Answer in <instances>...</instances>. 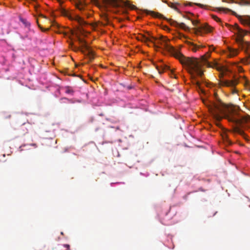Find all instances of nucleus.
Returning a JSON list of instances; mask_svg holds the SVG:
<instances>
[{
  "mask_svg": "<svg viewBox=\"0 0 250 250\" xmlns=\"http://www.w3.org/2000/svg\"><path fill=\"white\" fill-rule=\"evenodd\" d=\"M161 41L163 42L162 45L168 52H170L173 56L179 60L180 63L186 68L188 72L194 78L195 75L201 77L203 75L202 70V65H206L208 67L215 68L218 70H221V67L218 66L216 61L212 63L208 62V59L210 57V53L208 52L205 55L202 56L200 60L196 58H190L185 57L183 54L176 49L174 47L169 44L167 42L168 40L165 39L163 37L161 38Z\"/></svg>",
  "mask_w": 250,
  "mask_h": 250,
  "instance_id": "f257e3e1",
  "label": "nucleus"
},
{
  "mask_svg": "<svg viewBox=\"0 0 250 250\" xmlns=\"http://www.w3.org/2000/svg\"><path fill=\"white\" fill-rule=\"evenodd\" d=\"M208 107L217 126H220L219 122L223 118L226 119L233 124V131L235 133L242 135L243 131L238 126L250 122V115L242 116L233 109L229 110L228 112H226L225 109L227 106L220 100H217L215 102H210Z\"/></svg>",
  "mask_w": 250,
  "mask_h": 250,
  "instance_id": "f03ea898",
  "label": "nucleus"
},
{
  "mask_svg": "<svg viewBox=\"0 0 250 250\" xmlns=\"http://www.w3.org/2000/svg\"><path fill=\"white\" fill-rule=\"evenodd\" d=\"M226 25L230 28V30L237 34L236 41L239 46L245 51L246 55V63L247 64L250 63V42L245 41L243 39V37L247 34L248 32L240 28L237 24L233 26L226 24Z\"/></svg>",
  "mask_w": 250,
  "mask_h": 250,
  "instance_id": "7ed1b4c3",
  "label": "nucleus"
},
{
  "mask_svg": "<svg viewBox=\"0 0 250 250\" xmlns=\"http://www.w3.org/2000/svg\"><path fill=\"white\" fill-rule=\"evenodd\" d=\"M96 5L100 6L101 3L99 0H91ZM103 3L109 4L114 7H127L130 9H134L135 6L130 3L128 0H103Z\"/></svg>",
  "mask_w": 250,
  "mask_h": 250,
  "instance_id": "20e7f679",
  "label": "nucleus"
},
{
  "mask_svg": "<svg viewBox=\"0 0 250 250\" xmlns=\"http://www.w3.org/2000/svg\"><path fill=\"white\" fill-rule=\"evenodd\" d=\"M146 12L147 14H150L152 16L154 17H157L161 19H165L167 20L171 25H174L175 26L179 27L180 28H182L185 30H187L189 29L188 27L184 23H178L177 21H173L171 19H167L166 18H165L163 15H161V14H159L158 13H155L153 11H148L147 10H146Z\"/></svg>",
  "mask_w": 250,
  "mask_h": 250,
  "instance_id": "39448f33",
  "label": "nucleus"
},
{
  "mask_svg": "<svg viewBox=\"0 0 250 250\" xmlns=\"http://www.w3.org/2000/svg\"><path fill=\"white\" fill-rule=\"evenodd\" d=\"M61 13L64 16L68 17L70 20L76 21L81 26L87 24L81 17L77 15H72L71 13L62 7L61 9Z\"/></svg>",
  "mask_w": 250,
  "mask_h": 250,
  "instance_id": "423d86ee",
  "label": "nucleus"
},
{
  "mask_svg": "<svg viewBox=\"0 0 250 250\" xmlns=\"http://www.w3.org/2000/svg\"><path fill=\"white\" fill-rule=\"evenodd\" d=\"M77 40L81 45V51L85 55H87L90 60H92L94 59V53L92 50L89 49V46L87 45L86 42L80 38L77 37Z\"/></svg>",
  "mask_w": 250,
  "mask_h": 250,
  "instance_id": "0eeeda50",
  "label": "nucleus"
},
{
  "mask_svg": "<svg viewBox=\"0 0 250 250\" xmlns=\"http://www.w3.org/2000/svg\"><path fill=\"white\" fill-rule=\"evenodd\" d=\"M202 31L206 32H209L211 31V27L208 24H202L197 27L194 28V31L196 34L201 33Z\"/></svg>",
  "mask_w": 250,
  "mask_h": 250,
  "instance_id": "6e6552de",
  "label": "nucleus"
},
{
  "mask_svg": "<svg viewBox=\"0 0 250 250\" xmlns=\"http://www.w3.org/2000/svg\"><path fill=\"white\" fill-rule=\"evenodd\" d=\"M156 69H157L159 74H162L165 71L170 70V76L172 77L173 76L174 78H176V76L173 74L172 70L170 69L169 67L168 66H167L165 64H164L161 66H156Z\"/></svg>",
  "mask_w": 250,
  "mask_h": 250,
  "instance_id": "1a4fd4ad",
  "label": "nucleus"
},
{
  "mask_svg": "<svg viewBox=\"0 0 250 250\" xmlns=\"http://www.w3.org/2000/svg\"><path fill=\"white\" fill-rule=\"evenodd\" d=\"M226 2L229 3H235L241 6H250V0H238L236 1L234 0H226Z\"/></svg>",
  "mask_w": 250,
  "mask_h": 250,
  "instance_id": "9d476101",
  "label": "nucleus"
},
{
  "mask_svg": "<svg viewBox=\"0 0 250 250\" xmlns=\"http://www.w3.org/2000/svg\"><path fill=\"white\" fill-rule=\"evenodd\" d=\"M238 83V80L236 78L232 80H227L225 82V84L227 86H235Z\"/></svg>",
  "mask_w": 250,
  "mask_h": 250,
  "instance_id": "9b49d317",
  "label": "nucleus"
},
{
  "mask_svg": "<svg viewBox=\"0 0 250 250\" xmlns=\"http://www.w3.org/2000/svg\"><path fill=\"white\" fill-rule=\"evenodd\" d=\"M139 40H140L142 42H144L146 43H147L148 42H153V41L155 40V38L153 37H151V38H148L146 37V36L143 35L141 36L140 39Z\"/></svg>",
  "mask_w": 250,
  "mask_h": 250,
  "instance_id": "f8f14e48",
  "label": "nucleus"
},
{
  "mask_svg": "<svg viewBox=\"0 0 250 250\" xmlns=\"http://www.w3.org/2000/svg\"><path fill=\"white\" fill-rule=\"evenodd\" d=\"M187 43L188 44L191 45L192 46V48H191V49L193 52H196L197 50V49L200 48L204 47V46H203V45H196L192 42H187Z\"/></svg>",
  "mask_w": 250,
  "mask_h": 250,
  "instance_id": "ddd939ff",
  "label": "nucleus"
},
{
  "mask_svg": "<svg viewBox=\"0 0 250 250\" xmlns=\"http://www.w3.org/2000/svg\"><path fill=\"white\" fill-rule=\"evenodd\" d=\"M229 56L230 57H232L235 56L238 54V51L236 49H233L232 48H229Z\"/></svg>",
  "mask_w": 250,
  "mask_h": 250,
  "instance_id": "4468645a",
  "label": "nucleus"
},
{
  "mask_svg": "<svg viewBox=\"0 0 250 250\" xmlns=\"http://www.w3.org/2000/svg\"><path fill=\"white\" fill-rule=\"evenodd\" d=\"M241 22L244 25H247L250 27V17L247 16L244 19H242Z\"/></svg>",
  "mask_w": 250,
  "mask_h": 250,
  "instance_id": "2eb2a0df",
  "label": "nucleus"
},
{
  "mask_svg": "<svg viewBox=\"0 0 250 250\" xmlns=\"http://www.w3.org/2000/svg\"><path fill=\"white\" fill-rule=\"evenodd\" d=\"M84 4L81 1H79L76 5L77 8H78L79 10L82 11L84 8Z\"/></svg>",
  "mask_w": 250,
  "mask_h": 250,
  "instance_id": "dca6fc26",
  "label": "nucleus"
},
{
  "mask_svg": "<svg viewBox=\"0 0 250 250\" xmlns=\"http://www.w3.org/2000/svg\"><path fill=\"white\" fill-rule=\"evenodd\" d=\"M20 20V21L25 25V27H30V23L29 21H28L26 19L21 18Z\"/></svg>",
  "mask_w": 250,
  "mask_h": 250,
  "instance_id": "f3484780",
  "label": "nucleus"
},
{
  "mask_svg": "<svg viewBox=\"0 0 250 250\" xmlns=\"http://www.w3.org/2000/svg\"><path fill=\"white\" fill-rule=\"evenodd\" d=\"M218 10L219 11H224L225 12H232V14L235 15L236 14V13L234 11H232L231 10L227 8H219Z\"/></svg>",
  "mask_w": 250,
  "mask_h": 250,
  "instance_id": "a211bd4d",
  "label": "nucleus"
},
{
  "mask_svg": "<svg viewBox=\"0 0 250 250\" xmlns=\"http://www.w3.org/2000/svg\"><path fill=\"white\" fill-rule=\"evenodd\" d=\"M65 93H66L67 94H70L71 95H73V94L74 93V91L71 87L67 86V87H65Z\"/></svg>",
  "mask_w": 250,
  "mask_h": 250,
  "instance_id": "6ab92c4d",
  "label": "nucleus"
},
{
  "mask_svg": "<svg viewBox=\"0 0 250 250\" xmlns=\"http://www.w3.org/2000/svg\"><path fill=\"white\" fill-rule=\"evenodd\" d=\"M212 19H213L215 21H216L217 22H221V20L216 16L215 15H212Z\"/></svg>",
  "mask_w": 250,
  "mask_h": 250,
  "instance_id": "aec40b11",
  "label": "nucleus"
},
{
  "mask_svg": "<svg viewBox=\"0 0 250 250\" xmlns=\"http://www.w3.org/2000/svg\"><path fill=\"white\" fill-rule=\"evenodd\" d=\"M21 38L22 40H25L26 39L31 40V38H29L28 35H25V36H21Z\"/></svg>",
  "mask_w": 250,
  "mask_h": 250,
  "instance_id": "412c9836",
  "label": "nucleus"
},
{
  "mask_svg": "<svg viewBox=\"0 0 250 250\" xmlns=\"http://www.w3.org/2000/svg\"><path fill=\"white\" fill-rule=\"evenodd\" d=\"M38 26H39V27L40 28V29H41V30H42V31H43V32H45V31H47V30H48V29H49L48 28H47V29H45V28H42V27H41V25H40L39 24H38Z\"/></svg>",
  "mask_w": 250,
  "mask_h": 250,
  "instance_id": "4be33fe9",
  "label": "nucleus"
},
{
  "mask_svg": "<svg viewBox=\"0 0 250 250\" xmlns=\"http://www.w3.org/2000/svg\"><path fill=\"white\" fill-rule=\"evenodd\" d=\"M192 23L193 24V25L194 26H197L198 23V21H192Z\"/></svg>",
  "mask_w": 250,
  "mask_h": 250,
  "instance_id": "5701e85b",
  "label": "nucleus"
},
{
  "mask_svg": "<svg viewBox=\"0 0 250 250\" xmlns=\"http://www.w3.org/2000/svg\"><path fill=\"white\" fill-rule=\"evenodd\" d=\"M63 247H65V248H66L68 250H70V246H69V245H68V244H64L63 245Z\"/></svg>",
  "mask_w": 250,
  "mask_h": 250,
  "instance_id": "b1692460",
  "label": "nucleus"
},
{
  "mask_svg": "<svg viewBox=\"0 0 250 250\" xmlns=\"http://www.w3.org/2000/svg\"><path fill=\"white\" fill-rule=\"evenodd\" d=\"M170 7L174 9L175 10L178 11V9L175 6L174 4H171V5L169 6Z\"/></svg>",
  "mask_w": 250,
  "mask_h": 250,
  "instance_id": "393cba45",
  "label": "nucleus"
},
{
  "mask_svg": "<svg viewBox=\"0 0 250 250\" xmlns=\"http://www.w3.org/2000/svg\"><path fill=\"white\" fill-rule=\"evenodd\" d=\"M195 4L198 5V6H199L200 7H203V5H202V4H201L200 3H196Z\"/></svg>",
  "mask_w": 250,
  "mask_h": 250,
  "instance_id": "a878e982",
  "label": "nucleus"
},
{
  "mask_svg": "<svg viewBox=\"0 0 250 250\" xmlns=\"http://www.w3.org/2000/svg\"><path fill=\"white\" fill-rule=\"evenodd\" d=\"M74 48H75V49L76 50H79L80 49V47H76V46H74Z\"/></svg>",
  "mask_w": 250,
  "mask_h": 250,
  "instance_id": "bb28decb",
  "label": "nucleus"
},
{
  "mask_svg": "<svg viewBox=\"0 0 250 250\" xmlns=\"http://www.w3.org/2000/svg\"><path fill=\"white\" fill-rule=\"evenodd\" d=\"M58 1H59V2L60 4H61V3H62V1H61V0H59Z\"/></svg>",
  "mask_w": 250,
  "mask_h": 250,
  "instance_id": "cd10ccee",
  "label": "nucleus"
}]
</instances>
